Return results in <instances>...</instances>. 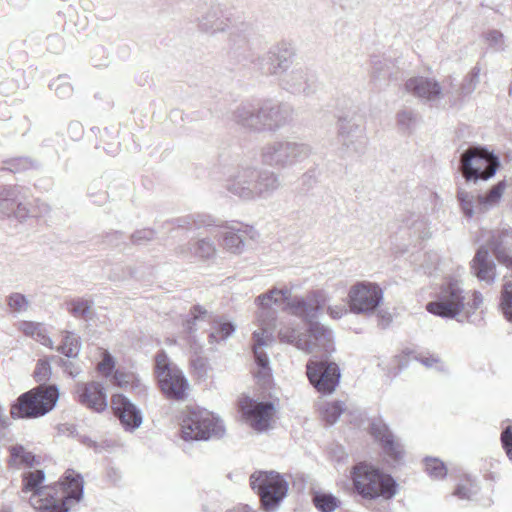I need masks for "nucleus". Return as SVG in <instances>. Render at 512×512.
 <instances>
[{
    "label": "nucleus",
    "instance_id": "nucleus-35",
    "mask_svg": "<svg viewBox=\"0 0 512 512\" xmlns=\"http://www.w3.org/2000/svg\"><path fill=\"white\" fill-rule=\"evenodd\" d=\"M319 411L322 419L327 424L332 425L337 422L341 414L345 411V407L340 401L323 402L319 406Z\"/></svg>",
    "mask_w": 512,
    "mask_h": 512
},
{
    "label": "nucleus",
    "instance_id": "nucleus-52",
    "mask_svg": "<svg viewBox=\"0 0 512 512\" xmlns=\"http://www.w3.org/2000/svg\"><path fill=\"white\" fill-rule=\"evenodd\" d=\"M15 205L16 201L11 197V193H6L4 197L0 198V216H12Z\"/></svg>",
    "mask_w": 512,
    "mask_h": 512
},
{
    "label": "nucleus",
    "instance_id": "nucleus-31",
    "mask_svg": "<svg viewBox=\"0 0 512 512\" xmlns=\"http://www.w3.org/2000/svg\"><path fill=\"white\" fill-rule=\"evenodd\" d=\"M262 108L266 129H275L287 120V111L278 105L266 104Z\"/></svg>",
    "mask_w": 512,
    "mask_h": 512
},
{
    "label": "nucleus",
    "instance_id": "nucleus-4",
    "mask_svg": "<svg viewBox=\"0 0 512 512\" xmlns=\"http://www.w3.org/2000/svg\"><path fill=\"white\" fill-rule=\"evenodd\" d=\"M351 478L356 492L364 499L390 500L398 493L394 478L370 463L356 464Z\"/></svg>",
    "mask_w": 512,
    "mask_h": 512
},
{
    "label": "nucleus",
    "instance_id": "nucleus-25",
    "mask_svg": "<svg viewBox=\"0 0 512 512\" xmlns=\"http://www.w3.org/2000/svg\"><path fill=\"white\" fill-rule=\"evenodd\" d=\"M489 245L493 249L499 262L503 264L508 263L512 255V230L494 233Z\"/></svg>",
    "mask_w": 512,
    "mask_h": 512
},
{
    "label": "nucleus",
    "instance_id": "nucleus-57",
    "mask_svg": "<svg viewBox=\"0 0 512 512\" xmlns=\"http://www.w3.org/2000/svg\"><path fill=\"white\" fill-rule=\"evenodd\" d=\"M480 74H481V69L478 66H475L471 70L469 77H468V83L465 86V89L468 92H472L475 90L476 86L478 85V83L480 81Z\"/></svg>",
    "mask_w": 512,
    "mask_h": 512
},
{
    "label": "nucleus",
    "instance_id": "nucleus-42",
    "mask_svg": "<svg viewBox=\"0 0 512 512\" xmlns=\"http://www.w3.org/2000/svg\"><path fill=\"white\" fill-rule=\"evenodd\" d=\"M501 307L506 319L512 323V279H505Z\"/></svg>",
    "mask_w": 512,
    "mask_h": 512
},
{
    "label": "nucleus",
    "instance_id": "nucleus-20",
    "mask_svg": "<svg viewBox=\"0 0 512 512\" xmlns=\"http://www.w3.org/2000/svg\"><path fill=\"white\" fill-rule=\"evenodd\" d=\"M371 435L381 443L385 454L397 461L403 457L404 450L401 443L389 431L387 425L381 420H374L370 425Z\"/></svg>",
    "mask_w": 512,
    "mask_h": 512
},
{
    "label": "nucleus",
    "instance_id": "nucleus-36",
    "mask_svg": "<svg viewBox=\"0 0 512 512\" xmlns=\"http://www.w3.org/2000/svg\"><path fill=\"white\" fill-rule=\"evenodd\" d=\"M80 350V338L72 332H65L62 339V343L57 348V351H59L68 358H76L79 355Z\"/></svg>",
    "mask_w": 512,
    "mask_h": 512
},
{
    "label": "nucleus",
    "instance_id": "nucleus-48",
    "mask_svg": "<svg viewBox=\"0 0 512 512\" xmlns=\"http://www.w3.org/2000/svg\"><path fill=\"white\" fill-rule=\"evenodd\" d=\"M350 312L348 303H334L327 306V314L331 319L339 320Z\"/></svg>",
    "mask_w": 512,
    "mask_h": 512
},
{
    "label": "nucleus",
    "instance_id": "nucleus-23",
    "mask_svg": "<svg viewBox=\"0 0 512 512\" xmlns=\"http://www.w3.org/2000/svg\"><path fill=\"white\" fill-rule=\"evenodd\" d=\"M281 186L279 176L272 171L257 169L255 177L254 200L270 197Z\"/></svg>",
    "mask_w": 512,
    "mask_h": 512
},
{
    "label": "nucleus",
    "instance_id": "nucleus-54",
    "mask_svg": "<svg viewBox=\"0 0 512 512\" xmlns=\"http://www.w3.org/2000/svg\"><path fill=\"white\" fill-rule=\"evenodd\" d=\"M39 214L31 211L27 204L25 203H16L14 206V210L12 216L19 220H24L29 216L37 217Z\"/></svg>",
    "mask_w": 512,
    "mask_h": 512
},
{
    "label": "nucleus",
    "instance_id": "nucleus-1",
    "mask_svg": "<svg viewBox=\"0 0 512 512\" xmlns=\"http://www.w3.org/2000/svg\"><path fill=\"white\" fill-rule=\"evenodd\" d=\"M324 300L322 291H312L305 296L291 297V289L288 288H272L255 298L254 302L258 310L254 322L256 329L252 333L253 352L256 364L264 376L268 375L270 371V361L264 349L275 341L276 316L271 310L272 306L285 303L288 313L306 322H312L318 317Z\"/></svg>",
    "mask_w": 512,
    "mask_h": 512
},
{
    "label": "nucleus",
    "instance_id": "nucleus-29",
    "mask_svg": "<svg viewBox=\"0 0 512 512\" xmlns=\"http://www.w3.org/2000/svg\"><path fill=\"white\" fill-rule=\"evenodd\" d=\"M479 196L480 195H475L465 188L458 189L457 199L459 201L461 210L466 217L471 218L474 215L483 212L479 205Z\"/></svg>",
    "mask_w": 512,
    "mask_h": 512
},
{
    "label": "nucleus",
    "instance_id": "nucleus-12",
    "mask_svg": "<svg viewBox=\"0 0 512 512\" xmlns=\"http://www.w3.org/2000/svg\"><path fill=\"white\" fill-rule=\"evenodd\" d=\"M310 154L305 144L292 141H275L267 144L262 150L263 161L273 167L286 168L304 159Z\"/></svg>",
    "mask_w": 512,
    "mask_h": 512
},
{
    "label": "nucleus",
    "instance_id": "nucleus-38",
    "mask_svg": "<svg viewBox=\"0 0 512 512\" xmlns=\"http://www.w3.org/2000/svg\"><path fill=\"white\" fill-rule=\"evenodd\" d=\"M425 471L433 479H443L447 475V467L438 458L427 457L424 460Z\"/></svg>",
    "mask_w": 512,
    "mask_h": 512
},
{
    "label": "nucleus",
    "instance_id": "nucleus-63",
    "mask_svg": "<svg viewBox=\"0 0 512 512\" xmlns=\"http://www.w3.org/2000/svg\"><path fill=\"white\" fill-rule=\"evenodd\" d=\"M506 266L512 268V255L511 258L508 260V263H504Z\"/></svg>",
    "mask_w": 512,
    "mask_h": 512
},
{
    "label": "nucleus",
    "instance_id": "nucleus-11",
    "mask_svg": "<svg viewBox=\"0 0 512 512\" xmlns=\"http://www.w3.org/2000/svg\"><path fill=\"white\" fill-rule=\"evenodd\" d=\"M239 411L243 422L257 432L271 428L277 407L273 401H260L249 396L239 400Z\"/></svg>",
    "mask_w": 512,
    "mask_h": 512
},
{
    "label": "nucleus",
    "instance_id": "nucleus-46",
    "mask_svg": "<svg viewBox=\"0 0 512 512\" xmlns=\"http://www.w3.org/2000/svg\"><path fill=\"white\" fill-rule=\"evenodd\" d=\"M397 123L401 129L410 131L415 128L417 124V115L412 110L403 109L397 114Z\"/></svg>",
    "mask_w": 512,
    "mask_h": 512
},
{
    "label": "nucleus",
    "instance_id": "nucleus-41",
    "mask_svg": "<svg viewBox=\"0 0 512 512\" xmlns=\"http://www.w3.org/2000/svg\"><path fill=\"white\" fill-rule=\"evenodd\" d=\"M50 88L60 99H67L73 94V86L67 76H59L51 83Z\"/></svg>",
    "mask_w": 512,
    "mask_h": 512
},
{
    "label": "nucleus",
    "instance_id": "nucleus-43",
    "mask_svg": "<svg viewBox=\"0 0 512 512\" xmlns=\"http://www.w3.org/2000/svg\"><path fill=\"white\" fill-rule=\"evenodd\" d=\"M11 453V462L13 465L19 466L22 464L32 465L34 461V456L25 450L23 446L15 445L10 449Z\"/></svg>",
    "mask_w": 512,
    "mask_h": 512
},
{
    "label": "nucleus",
    "instance_id": "nucleus-6",
    "mask_svg": "<svg viewBox=\"0 0 512 512\" xmlns=\"http://www.w3.org/2000/svg\"><path fill=\"white\" fill-rule=\"evenodd\" d=\"M59 399V390L55 385H40L18 397L11 406L13 418H37L51 411Z\"/></svg>",
    "mask_w": 512,
    "mask_h": 512
},
{
    "label": "nucleus",
    "instance_id": "nucleus-15",
    "mask_svg": "<svg viewBox=\"0 0 512 512\" xmlns=\"http://www.w3.org/2000/svg\"><path fill=\"white\" fill-rule=\"evenodd\" d=\"M404 90L430 103H437L444 97L442 87L436 79L421 75L408 78L404 83Z\"/></svg>",
    "mask_w": 512,
    "mask_h": 512
},
{
    "label": "nucleus",
    "instance_id": "nucleus-22",
    "mask_svg": "<svg viewBox=\"0 0 512 512\" xmlns=\"http://www.w3.org/2000/svg\"><path fill=\"white\" fill-rule=\"evenodd\" d=\"M264 117L262 107L257 110L251 106H242L239 107L234 114V119L239 125L253 131L266 129Z\"/></svg>",
    "mask_w": 512,
    "mask_h": 512
},
{
    "label": "nucleus",
    "instance_id": "nucleus-13",
    "mask_svg": "<svg viewBox=\"0 0 512 512\" xmlns=\"http://www.w3.org/2000/svg\"><path fill=\"white\" fill-rule=\"evenodd\" d=\"M304 341L298 344V349L316 358L327 357L334 351L333 331L325 325L311 324Z\"/></svg>",
    "mask_w": 512,
    "mask_h": 512
},
{
    "label": "nucleus",
    "instance_id": "nucleus-45",
    "mask_svg": "<svg viewBox=\"0 0 512 512\" xmlns=\"http://www.w3.org/2000/svg\"><path fill=\"white\" fill-rule=\"evenodd\" d=\"M92 304L89 300L76 299L68 304V310L75 317L86 318L91 313Z\"/></svg>",
    "mask_w": 512,
    "mask_h": 512
},
{
    "label": "nucleus",
    "instance_id": "nucleus-26",
    "mask_svg": "<svg viewBox=\"0 0 512 512\" xmlns=\"http://www.w3.org/2000/svg\"><path fill=\"white\" fill-rule=\"evenodd\" d=\"M18 330L24 335L34 339L41 345L53 349V341L48 335L47 328L43 323L34 321H20L18 323Z\"/></svg>",
    "mask_w": 512,
    "mask_h": 512
},
{
    "label": "nucleus",
    "instance_id": "nucleus-47",
    "mask_svg": "<svg viewBox=\"0 0 512 512\" xmlns=\"http://www.w3.org/2000/svg\"><path fill=\"white\" fill-rule=\"evenodd\" d=\"M52 374L51 365L48 359H40L34 370V378L37 382H46Z\"/></svg>",
    "mask_w": 512,
    "mask_h": 512
},
{
    "label": "nucleus",
    "instance_id": "nucleus-37",
    "mask_svg": "<svg viewBox=\"0 0 512 512\" xmlns=\"http://www.w3.org/2000/svg\"><path fill=\"white\" fill-rule=\"evenodd\" d=\"M316 508L322 512H333L339 506V500L332 494L316 493L313 498Z\"/></svg>",
    "mask_w": 512,
    "mask_h": 512
},
{
    "label": "nucleus",
    "instance_id": "nucleus-21",
    "mask_svg": "<svg viewBox=\"0 0 512 512\" xmlns=\"http://www.w3.org/2000/svg\"><path fill=\"white\" fill-rule=\"evenodd\" d=\"M471 273L482 282L493 284L496 280V265L486 247H480L470 262Z\"/></svg>",
    "mask_w": 512,
    "mask_h": 512
},
{
    "label": "nucleus",
    "instance_id": "nucleus-56",
    "mask_svg": "<svg viewBox=\"0 0 512 512\" xmlns=\"http://www.w3.org/2000/svg\"><path fill=\"white\" fill-rule=\"evenodd\" d=\"M480 74H481V69L478 66H475L471 70L469 77H468V83L465 86V89L468 92H472L475 90L476 86L478 85V83L480 81Z\"/></svg>",
    "mask_w": 512,
    "mask_h": 512
},
{
    "label": "nucleus",
    "instance_id": "nucleus-64",
    "mask_svg": "<svg viewBox=\"0 0 512 512\" xmlns=\"http://www.w3.org/2000/svg\"><path fill=\"white\" fill-rule=\"evenodd\" d=\"M202 225L210 226V225H212V221H210V222H208V223H204V222H203V223H202Z\"/></svg>",
    "mask_w": 512,
    "mask_h": 512
},
{
    "label": "nucleus",
    "instance_id": "nucleus-8",
    "mask_svg": "<svg viewBox=\"0 0 512 512\" xmlns=\"http://www.w3.org/2000/svg\"><path fill=\"white\" fill-rule=\"evenodd\" d=\"M250 485L260 496L264 509L274 512L287 496L289 483L276 471H257L250 476Z\"/></svg>",
    "mask_w": 512,
    "mask_h": 512
},
{
    "label": "nucleus",
    "instance_id": "nucleus-17",
    "mask_svg": "<svg viewBox=\"0 0 512 512\" xmlns=\"http://www.w3.org/2000/svg\"><path fill=\"white\" fill-rule=\"evenodd\" d=\"M111 407L125 430L134 431L142 425L141 411L123 394L117 393L112 396Z\"/></svg>",
    "mask_w": 512,
    "mask_h": 512
},
{
    "label": "nucleus",
    "instance_id": "nucleus-60",
    "mask_svg": "<svg viewBox=\"0 0 512 512\" xmlns=\"http://www.w3.org/2000/svg\"><path fill=\"white\" fill-rule=\"evenodd\" d=\"M230 512H255V511L248 505H240L237 508L231 510Z\"/></svg>",
    "mask_w": 512,
    "mask_h": 512
},
{
    "label": "nucleus",
    "instance_id": "nucleus-49",
    "mask_svg": "<svg viewBox=\"0 0 512 512\" xmlns=\"http://www.w3.org/2000/svg\"><path fill=\"white\" fill-rule=\"evenodd\" d=\"M477 493V486L470 480H466L465 483L458 485L455 495L460 499H471L473 495Z\"/></svg>",
    "mask_w": 512,
    "mask_h": 512
},
{
    "label": "nucleus",
    "instance_id": "nucleus-16",
    "mask_svg": "<svg viewBox=\"0 0 512 512\" xmlns=\"http://www.w3.org/2000/svg\"><path fill=\"white\" fill-rule=\"evenodd\" d=\"M76 394L79 403L95 412L101 413L108 406L106 388L102 382L78 383Z\"/></svg>",
    "mask_w": 512,
    "mask_h": 512
},
{
    "label": "nucleus",
    "instance_id": "nucleus-44",
    "mask_svg": "<svg viewBox=\"0 0 512 512\" xmlns=\"http://www.w3.org/2000/svg\"><path fill=\"white\" fill-rule=\"evenodd\" d=\"M8 307L17 313H24L29 309V299L18 292L11 293L7 298Z\"/></svg>",
    "mask_w": 512,
    "mask_h": 512
},
{
    "label": "nucleus",
    "instance_id": "nucleus-59",
    "mask_svg": "<svg viewBox=\"0 0 512 512\" xmlns=\"http://www.w3.org/2000/svg\"><path fill=\"white\" fill-rule=\"evenodd\" d=\"M193 367L199 377H207L208 376L209 366L207 365V363L204 360L198 359V360L194 361Z\"/></svg>",
    "mask_w": 512,
    "mask_h": 512
},
{
    "label": "nucleus",
    "instance_id": "nucleus-27",
    "mask_svg": "<svg viewBox=\"0 0 512 512\" xmlns=\"http://www.w3.org/2000/svg\"><path fill=\"white\" fill-rule=\"evenodd\" d=\"M201 28L210 33L223 32L228 28L223 18V10L219 6L210 7L201 19Z\"/></svg>",
    "mask_w": 512,
    "mask_h": 512
},
{
    "label": "nucleus",
    "instance_id": "nucleus-50",
    "mask_svg": "<svg viewBox=\"0 0 512 512\" xmlns=\"http://www.w3.org/2000/svg\"><path fill=\"white\" fill-rule=\"evenodd\" d=\"M485 41L494 50H502L504 48V37L499 31L492 30L485 34Z\"/></svg>",
    "mask_w": 512,
    "mask_h": 512
},
{
    "label": "nucleus",
    "instance_id": "nucleus-19",
    "mask_svg": "<svg viewBox=\"0 0 512 512\" xmlns=\"http://www.w3.org/2000/svg\"><path fill=\"white\" fill-rule=\"evenodd\" d=\"M222 227V248L232 255H241L245 250L244 236L253 232V228L234 222L226 223Z\"/></svg>",
    "mask_w": 512,
    "mask_h": 512
},
{
    "label": "nucleus",
    "instance_id": "nucleus-61",
    "mask_svg": "<svg viewBox=\"0 0 512 512\" xmlns=\"http://www.w3.org/2000/svg\"><path fill=\"white\" fill-rule=\"evenodd\" d=\"M140 234H142V232H138L135 237H136V240H140L142 237L140 236ZM143 234H145L144 238L145 239H151L152 236H153V233L151 231H143Z\"/></svg>",
    "mask_w": 512,
    "mask_h": 512
},
{
    "label": "nucleus",
    "instance_id": "nucleus-53",
    "mask_svg": "<svg viewBox=\"0 0 512 512\" xmlns=\"http://www.w3.org/2000/svg\"><path fill=\"white\" fill-rule=\"evenodd\" d=\"M399 363V357L395 356L390 360H383L379 362L378 366L381 367L382 370L385 371L388 376H394L398 373Z\"/></svg>",
    "mask_w": 512,
    "mask_h": 512
},
{
    "label": "nucleus",
    "instance_id": "nucleus-32",
    "mask_svg": "<svg viewBox=\"0 0 512 512\" xmlns=\"http://www.w3.org/2000/svg\"><path fill=\"white\" fill-rule=\"evenodd\" d=\"M506 183L504 181L499 182L491 188L486 195L479 196V205L483 212L490 210L497 206L502 198L505 191Z\"/></svg>",
    "mask_w": 512,
    "mask_h": 512
},
{
    "label": "nucleus",
    "instance_id": "nucleus-55",
    "mask_svg": "<svg viewBox=\"0 0 512 512\" xmlns=\"http://www.w3.org/2000/svg\"><path fill=\"white\" fill-rule=\"evenodd\" d=\"M191 317H192L193 323H191L190 320L187 321V329L189 331H191L193 329L192 325H196L197 322L206 320L210 316H209V313L205 309H203L200 306H196L191 311Z\"/></svg>",
    "mask_w": 512,
    "mask_h": 512
},
{
    "label": "nucleus",
    "instance_id": "nucleus-7",
    "mask_svg": "<svg viewBox=\"0 0 512 512\" xmlns=\"http://www.w3.org/2000/svg\"><path fill=\"white\" fill-rule=\"evenodd\" d=\"M154 373L158 387L167 399L183 401L187 398L190 383L183 371L170 361L164 351L155 356Z\"/></svg>",
    "mask_w": 512,
    "mask_h": 512
},
{
    "label": "nucleus",
    "instance_id": "nucleus-24",
    "mask_svg": "<svg viewBox=\"0 0 512 512\" xmlns=\"http://www.w3.org/2000/svg\"><path fill=\"white\" fill-rule=\"evenodd\" d=\"M109 381L121 389L130 390L138 395H145L147 393L146 385L132 371L117 369Z\"/></svg>",
    "mask_w": 512,
    "mask_h": 512
},
{
    "label": "nucleus",
    "instance_id": "nucleus-34",
    "mask_svg": "<svg viewBox=\"0 0 512 512\" xmlns=\"http://www.w3.org/2000/svg\"><path fill=\"white\" fill-rule=\"evenodd\" d=\"M280 342L294 345L298 348L300 342H305V333H301L292 323H282L278 330Z\"/></svg>",
    "mask_w": 512,
    "mask_h": 512
},
{
    "label": "nucleus",
    "instance_id": "nucleus-2",
    "mask_svg": "<svg viewBox=\"0 0 512 512\" xmlns=\"http://www.w3.org/2000/svg\"><path fill=\"white\" fill-rule=\"evenodd\" d=\"M482 304L483 296L480 292H465L460 281L451 280L441 288L435 301L427 303L426 310L435 316L464 321Z\"/></svg>",
    "mask_w": 512,
    "mask_h": 512
},
{
    "label": "nucleus",
    "instance_id": "nucleus-9",
    "mask_svg": "<svg viewBox=\"0 0 512 512\" xmlns=\"http://www.w3.org/2000/svg\"><path fill=\"white\" fill-rule=\"evenodd\" d=\"M499 166V158L483 147H469L461 155L460 170L467 181L489 180Z\"/></svg>",
    "mask_w": 512,
    "mask_h": 512
},
{
    "label": "nucleus",
    "instance_id": "nucleus-62",
    "mask_svg": "<svg viewBox=\"0 0 512 512\" xmlns=\"http://www.w3.org/2000/svg\"><path fill=\"white\" fill-rule=\"evenodd\" d=\"M69 129L75 131L79 135L82 132V127H81V125L79 123H71L70 126H69Z\"/></svg>",
    "mask_w": 512,
    "mask_h": 512
},
{
    "label": "nucleus",
    "instance_id": "nucleus-58",
    "mask_svg": "<svg viewBox=\"0 0 512 512\" xmlns=\"http://www.w3.org/2000/svg\"><path fill=\"white\" fill-rule=\"evenodd\" d=\"M62 366L64 371L73 378L78 377L82 372L81 367L72 361H63Z\"/></svg>",
    "mask_w": 512,
    "mask_h": 512
},
{
    "label": "nucleus",
    "instance_id": "nucleus-3",
    "mask_svg": "<svg viewBox=\"0 0 512 512\" xmlns=\"http://www.w3.org/2000/svg\"><path fill=\"white\" fill-rule=\"evenodd\" d=\"M82 494V478L74 471H67L59 484L37 489L30 497V503L39 512H68L80 501Z\"/></svg>",
    "mask_w": 512,
    "mask_h": 512
},
{
    "label": "nucleus",
    "instance_id": "nucleus-10",
    "mask_svg": "<svg viewBox=\"0 0 512 512\" xmlns=\"http://www.w3.org/2000/svg\"><path fill=\"white\" fill-rule=\"evenodd\" d=\"M384 292L376 282L358 281L347 294L349 310L353 314L371 315L382 304Z\"/></svg>",
    "mask_w": 512,
    "mask_h": 512
},
{
    "label": "nucleus",
    "instance_id": "nucleus-14",
    "mask_svg": "<svg viewBox=\"0 0 512 512\" xmlns=\"http://www.w3.org/2000/svg\"><path fill=\"white\" fill-rule=\"evenodd\" d=\"M306 374L314 388L323 394L332 393L340 379V370L336 363L310 360L306 365Z\"/></svg>",
    "mask_w": 512,
    "mask_h": 512
},
{
    "label": "nucleus",
    "instance_id": "nucleus-5",
    "mask_svg": "<svg viewBox=\"0 0 512 512\" xmlns=\"http://www.w3.org/2000/svg\"><path fill=\"white\" fill-rule=\"evenodd\" d=\"M223 420L203 408L187 409L181 421V436L186 441H207L225 435Z\"/></svg>",
    "mask_w": 512,
    "mask_h": 512
},
{
    "label": "nucleus",
    "instance_id": "nucleus-28",
    "mask_svg": "<svg viewBox=\"0 0 512 512\" xmlns=\"http://www.w3.org/2000/svg\"><path fill=\"white\" fill-rule=\"evenodd\" d=\"M217 249L215 243L210 238H203L195 242L193 249L191 247L181 246L178 253L184 257L196 256L203 259H209L216 255Z\"/></svg>",
    "mask_w": 512,
    "mask_h": 512
},
{
    "label": "nucleus",
    "instance_id": "nucleus-39",
    "mask_svg": "<svg viewBox=\"0 0 512 512\" xmlns=\"http://www.w3.org/2000/svg\"><path fill=\"white\" fill-rule=\"evenodd\" d=\"M269 63L265 68L266 72L272 75H278L285 71L289 66V60L286 57L277 55L275 51L268 53Z\"/></svg>",
    "mask_w": 512,
    "mask_h": 512
},
{
    "label": "nucleus",
    "instance_id": "nucleus-40",
    "mask_svg": "<svg viewBox=\"0 0 512 512\" xmlns=\"http://www.w3.org/2000/svg\"><path fill=\"white\" fill-rule=\"evenodd\" d=\"M45 476L43 471L35 470L27 473L24 477V491L36 493L37 489L46 488L42 486Z\"/></svg>",
    "mask_w": 512,
    "mask_h": 512
},
{
    "label": "nucleus",
    "instance_id": "nucleus-33",
    "mask_svg": "<svg viewBox=\"0 0 512 512\" xmlns=\"http://www.w3.org/2000/svg\"><path fill=\"white\" fill-rule=\"evenodd\" d=\"M97 372L110 380L116 369V358L106 349H99V361L96 364Z\"/></svg>",
    "mask_w": 512,
    "mask_h": 512
},
{
    "label": "nucleus",
    "instance_id": "nucleus-30",
    "mask_svg": "<svg viewBox=\"0 0 512 512\" xmlns=\"http://www.w3.org/2000/svg\"><path fill=\"white\" fill-rule=\"evenodd\" d=\"M236 331V324L227 321L225 319H219L214 321L212 330L209 334V342L211 344H217L221 341H225Z\"/></svg>",
    "mask_w": 512,
    "mask_h": 512
},
{
    "label": "nucleus",
    "instance_id": "nucleus-18",
    "mask_svg": "<svg viewBox=\"0 0 512 512\" xmlns=\"http://www.w3.org/2000/svg\"><path fill=\"white\" fill-rule=\"evenodd\" d=\"M257 169L254 167H243L231 177L227 183V190L243 200H254L255 177Z\"/></svg>",
    "mask_w": 512,
    "mask_h": 512
},
{
    "label": "nucleus",
    "instance_id": "nucleus-51",
    "mask_svg": "<svg viewBox=\"0 0 512 512\" xmlns=\"http://www.w3.org/2000/svg\"><path fill=\"white\" fill-rule=\"evenodd\" d=\"M418 361L427 368H434L437 370L444 369V363L436 355H420L417 357Z\"/></svg>",
    "mask_w": 512,
    "mask_h": 512
}]
</instances>
